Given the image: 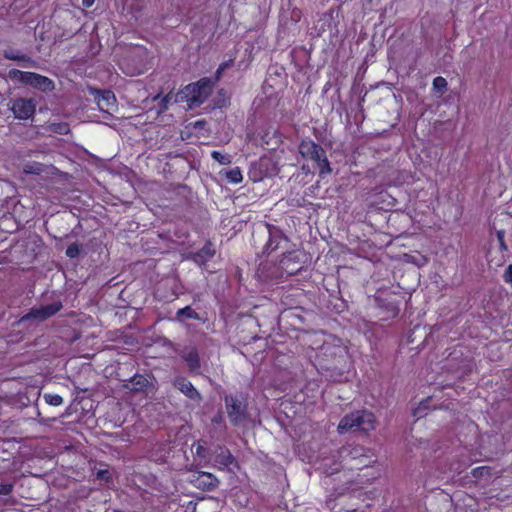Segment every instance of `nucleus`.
<instances>
[{
  "label": "nucleus",
  "instance_id": "nucleus-9",
  "mask_svg": "<svg viewBox=\"0 0 512 512\" xmlns=\"http://www.w3.org/2000/svg\"><path fill=\"white\" fill-rule=\"evenodd\" d=\"M173 385L181 391L189 399L200 402L201 395L198 390L192 385L190 381L182 376H178L174 379Z\"/></svg>",
  "mask_w": 512,
  "mask_h": 512
},
{
  "label": "nucleus",
  "instance_id": "nucleus-21",
  "mask_svg": "<svg viewBox=\"0 0 512 512\" xmlns=\"http://www.w3.org/2000/svg\"><path fill=\"white\" fill-rule=\"evenodd\" d=\"M211 157L221 165H229L232 162L229 154H222L218 151H213Z\"/></svg>",
  "mask_w": 512,
  "mask_h": 512
},
{
  "label": "nucleus",
  "instance_id": "nucleus-34",
  "mask_svg": "<svg viewBox=\"0 0 512 512\" xmlns=\"http://www.w3.org/2000/svg\"><path fill=\"white\" fill-rule=\"evenodd\" d=\"M170 101V97L169 95H166L162 101H161V105H162V110H166L167 109V106H168V103Z\"/></svg>",
  "mask_w": 512,
  "mask_h": 512
},
{
  "label": "nucleus",
  "instance_id": "nucleus-29",
  "mask_svg": "<svg viewBox=\"0 0 512 512\" xmlns=\"http://www.w3.org/2000/svg\"><path fill=\"white\" fill-rule=\"evenodd\" d=\"M23 66L26 68H37V62L31 59L30 57L24 55V59L22 60Z\"/></svg>",
  "mask_w": 512,
  "mask_h": 512
},
{
  "label": "nucleus",
  "instance_id": "nucleus-11",
  "mask_svg": "<svg viewBox=\"0 0 512 512\" xmlns=\"http://www.w3.org/2000/svg\"><path fill=\"white\" fill-rule=\"evenodd\" d=\"M182 359L186 362L189 370L193 373H199L200 359L197 350L194 347H187L181 352Z\"/></svg>",
  "mask_w": 512,
  "mask_h": 512
},
{
  "label": "nucleus",
  "instance_id": "nucleus-15",
  "mask_svg": "<svg viewBox=\"0 0 512 512\" xmlns=\"http://www.w3.org/2000/svg\"><path fill=\"white\" fill-rule=\"evenodd\" d=\"M287 239L282 237L280 233L276 232H270V239L266 244V249L269 252L275 251L280 247L281 242H286Z\"/></svg>",
  "mask_w": 512,
  "mask_h": 512
},
{
  "label": "nucleus",
  "instance_id": "nucleus-37",
  "mask_svg": "<svg viewBox=\"0 0 512 512\" xmlns=\"http://www.w3.org/2000/svg\"><path fill=\"white\" fill-rule=\"evenodd\" d=\"M422 408L421 407H418L417 409H415L414 411V416H417L418 418L422 417L423 414H422Z\"/></svg>",
  "mask_w": 512,
  "mask_h": 512
},
{
  "label": "nucleus",
  "instance_id": "nucleus-20",
  "mask_svg": "<svg viewBox=\"0 0 512 512\" xmlns=\"http://www.w3.org/2000/svg\"><path fill=\"white\" fill-rule=\"evenodd\" d=\"M43 398L47 404L52 406H60L63 404V398L58 394L46 393Z\"/></svg>",
  "mask_w": 512,
  "mask_h": 512
},
{
  "label": "nucleus",
  "instance_id": "nucleus-17",
  "mask_svg": "<svg viewBox=\"0 0 512 512\" xmlns=\"http://www.w3.org/2000/svg\"><path fill=\"white\" fill-rule=\"evenodd\" d=\"M225 176L228 179V181L233 184H238L243 180L241 170L238 167L226 171Z\"/></svg>",
  "mask_w": 512,
  "mask_h": 512
},
{
  "label": "nucleus",
  "instance_id": "nucleus-30",
  "mask_svg": "<svg viewBox=\"0 0 512 512\" xmlns=\"http://www.w3.org/2000/svg\"><path fill=\"white\" fill-rule=\"evenodd\" d=\"M12 484H0V495H9L12 491Z\"/></svg>",
  "mask_w": 512,
  "mask_h": 512
},
{
  "label": "nucleus",
  "instance_id": "nucleus-6",
  "mask_svg": "<svg viewBox=\"0 0 512 512\" xmlns=\"http://www.w3.org/2000/svg\"><path fill=\"white\" fill-rule=\"evenodd\" d=\"M36 109V104L33 99L18 98L12 102L11 110L15 118L26 120L31 118Z\"/></svg>",
  "mask_w": 512,
  "mask_h": 512
},
{
  "label": "nucleus",
  "instance_id": "nucleus-33",
  "mask_svg": "<svg viewBox=\"0 0 512 512\" xmlns=\"http://www.w3.org/2000/svg\"><path fill=\"white\" fill-rule=\"evenodd\" d=\"M97 478L102 480H108L109 479V472L107 470H100L97 473Z\"/></svg>",
  "mask_w": 512,
  "mask_h": 512
},
{
  "label": "nucleus",
  "instance_id": "nucleus-32",
  "mask_svg": "<svg viewBox=\"0 0 512 512\" xmlns=\"http://www.w3.org/2000/svg\"><path fill=\"white\" fill-rule=\"evenodd\" d=\"M195 453L200 456V457H204L205 456V448L204 446H202L200 443H197L195 445Z\"/></svg>",
  "mask_w": 512,
  "mask_h": 512
},
{
  "label": "nucleus",
  "instance_id": "nucleus-16",
  "mask_svg": "<svg viewBox=\"0 0 512 512\" xmlns=\"http://www.w3.org/2000/svg\"><path fill=\"white\" fill-rule=\"evenodd\" d=\"M130 383L133 390L139 391L144 389L149 384V381L142 375H136L131 379Z\"/></svg>",
  "mask_w": 512,
  "mask_h": 512
},
{
  "label": "nucleus",
  "instance_id": "nucleus-4",
  "mask_svg": "<svg viewBox=\"0 0 512 512\" xmlns=\"http://www.w3.org/2000/svg\"><path fill=\"white\" fill-rule=\"evenodd\" d=\"M62 307V303L60 301H56L45 306L32 308L27 314L21 317L20 323L43 322L58 313Z\"/></svg>",
  "mask_w": 512,
  "mask_h": 512
},
{
  "label": "nucleus",
  "instance_id": "nucleus-22",
  "mask_svg": "<svg viewBox=\"0 0 512 512\" xmlns=\"http://www.w3.org/2000/svg\"><path fill=\"white\" fill-rule=\"evenodd\" d=\"M177 317L178 318L198 319L197 313L189 306L179 309L177 312Z\"/></svg>",
  "mask_w": 512,
  "mask_h": 512
},
{
  "label": "nucleus",
  "instance_id": "nucleus-31",
  "mask_svg": "<svg viewBox=\"0 0 512 512\" xmlns=\"http://www.w3.org/2000/svg\"><path fill=\"white\" fill-rule=\"evenodd\" d=\"M503 278L505 282L512 283V264L505 270Z\"/></svg>",
  "mask_w": 512,
  "mask_h": 512
},
{
  "label": "nucleus",
  "instance_id": "nucleus-8",
  "mask_svg": "<svg viewBox=\"0 0 512 512\" xmlns=\"http://www.w3.org/2000/svg\"><path fill=\"white\" fill-rule=\"evenodd\" d=\"M365 449L361 446H344L340 450V457L344 461H357V466H367L370 461L367 460V457L364 455Z\"/></svg>",
  "mask_w": 512,
  "mask_h": 512
},
{
  "label": "nucleus",
  "instance_id": "nucleus-36",
  "mask_svg": "<svg viewBox=\"0 0 512 512\" xmlns=\"http://www.w3.org/2000/svg\"><path fill=\"white\" fill-rule=\"evenodd\" d=\"M229 67V63H223L219 66L217 73L220 74L224 69Z\"/></svg>",
  "mask_w": 512,
  "mask_h": 512
},
{
  "label": "nucleus",
  "instance_id": "nucleus-3",
  "mask_svg": "<svg viewBox=\"0 0 512 512\" xmlns=\"http://www.w3.org/2000/svg\"><path fill=\"white\" fill-rule=\"evenodd\" d=\"M213 91V82L203 78L196 83L187 85L182 94L186 98L189 108L193 109L204 103Z\"/></svg>",
  "mask_w": 512,
  "mask_h": 512
},
{
  "label": "nucleus",
  "instance_id": "nucleus-23",
  "mask_svg": "<svg viewBox=\"0 0 512 512\" xmlns=\"http://www.w3.org/2000/svg\"><path fill=\"white\" fill-rule=\"evenodd\" d=\"M49 129H50V131L59 133V134H67L69 132V126L67 123H64V122L51 123L49 125Z\"/></svg>",
  "mask_w": 512,
  "mask_h": 512
},
{
  "label": "nucleus",
  "instance_id": "nucleus-13",
  "mask_svg": "<svg viewBox=\"0 0 512 512\" xmlns=\"http://www.w3.org/2000/svg\"><path fill=\"white\" fill-rule=\"evenodd\" d=\"M233 457L228 449L219 447L214 452V462L215 465L220 468L227 467L232 463Z\"/></svg>",
  "mask_w": 512,
  "mask_h": 512
},
{
  "label": "nucleus",
  "instance_id": "nucleus-12",
  "mask_svg": "<svg viewBox=\"0 0 512 512\" xmlns=\"http://www.w3.org/2000/svg\"><path fill=\"white\" fill-rule=\"evenodd\" d=\"M215 255V249L213 245L208 242L204 247L196 253H192L189 258L192 259L198 265H204Z\"/></svg>",
  "mask_w": 512,
  "mask_h": 512
},
{
  "label": "nucleus",
  "instance_id": "nucleus-27",
  "mask_svg": "<svg viewBox=\"0 0 512 512\" xmlns=\"http://www.w3.org/2000/svg\"><path fill=\"white\" fill-rule=\"evenodd\" d=\"M497 240L499 242V247L501 251H507V245L504 240L505 232L504 230L496 231Z\"/></svg>",
  "mask_w": 512,
  "mask_h": 512
},
{
  "label": "nucleus",
  "instance_id": "nucleus-19",
  "mask_svg": "<svg viewBox=\"0 0 512 512\" xmlns=\"http://www.w3.org/2000/svg\"><path fill=\"white\" fill-rule=\"evenodd\" d=\"M44 166L40 163L32 162L27 163L23 167V171L26 174L39 175L43 172Z\"/></svg>",
  "mask_w": 512,
  "mask_h": 512
},
{
  "label": "nucleus",
  "instance_id": "nucleus-10",
  "mask_svg": "<svg viewBox=\"0 0 512 512\" xmlns=\"http://www.w3.org/2000/svg\"><path fill=\"white\" fill-rule=\"evenodd\" d=\"M26 85H30L44 92L52 91L55 87L50 78L34 72H29Z\"/></svg>",
  "mask_w": 512,
  "mask_h": 512
},
{
  "label": "nucleus",
  "instance_id": "nucleus-7",
  "mask_svg": "<svg viewBox=\"0 0 512 512\" xmlns=\"http://www.w3.org/2000/svg\"><path fill=\"white\" fill-rule=\"evenodd\" d=\"M91 95H93L95 102L99 109L103 112H109L116 105V97L110 90H99L96 88H88Z\"/></svg>",
  "mask_w": 512,
  "mask_h": 512
},
{
  "label": "nucleus",
  "instance_id": "nucleus-38",
  "mask_svg": "<svg viewBox=\"0 0 512 512\" xmlns=\"http://www.w3.org/2000/svg\"><path fill=\"white\" fill-rule=\"evenodd\" d=\"M287 261H288V258H287V257H285V258L281 261L282 265H283V266H286V265H287Z\"/></svg>",
  "mask_w": 512,
  "mask_h": 512
},
{
  "label": "nucleus",
  "instance_id": "nucleus-1",
  "mask_svg": "<svg viewBox=\"0 0 512 512\" xmlns=\"http://www.w3.org/2000/svg\"><path fill=\"white\" fill-rule=\"evenodd\" d=\"M376 427V418L373 413L360 410L344 416L338 424V432L343 434L351 430L369 432Z\"/></svg>",
  "mask_w": 512,
  "mask_h": 512
},
{
  "label": "nucleus",
  "instance_id": "nucleus-14",
  "mask_svg": "<svg viewBox=\"0 0 512 512\" xmlns=\"http://www.w3.org/2000/svg\"><path fill=\"white\" fill-rule=\"evenodd\" d=\"M197 481L198 486L208 490L214 489L219 483L218 479L208 472H201L197 477Z\"/></svg>",
  "mask_w": 512,
  "mask_h": 512
},
{
  "label": "nucleus",
  "instance_id": "nucleus-25",
  "mask_svg": "<svg viewBox=\"0 0 512 512\" xmlns=\"http://www.w3.org/2000/svg\"><path fill=\"white\" fill-rule=\"evenodd\" d=\"M433 88L443 94L447 88V81L444 77L438 76L433 80Z\"/></svg>",
  "mask_w": 512,
  "mask_h": 512
},
{
  "label": "nucleus",
  "instance_id": "nucleus-18",
  "mask_svg": "<svg viewBox=\"0 0 512 512\" xmlns=\"http://www.w3.org/2000/svg\"><path fill=\"white\" fill-rule=\"evenodd\" d=\"M29 72L20 71L17 69H11L8 72V78L11 80H17L20 83L26 84Z\"/></svg>",
  "mask_w": 512,
  "mask_h": 512
},
{
  "label": "nucleus",
  "instance_id": "nucleus-5",
  "mask_svg": "<svg viewBox=\"0 0 512 512\" xmlns=\"http://www.w3.org/2000/svg\"><path fill=\"white\" fill-rule=\"evenodd\" d=\"M226 410L233 425H241L246 419V405L234 396L225 397Z\"/></svg>",
  "mask_w": 512,
  "mask_h": 512
},
{
  "label": "nucleus",
  "instance_id": "nucleus-24",
  "mask_svg": "<svg viewBox=\"0 0 512 512\" xmlns=\"http://www.w3.org/2000/svg\"><path fill=\"white\" fill-rule=\"evenodd\" d=\"M471 473L474 478H484L491 475V469L487 466H481L474 468Z\"/></svg>",
  "mask_w": 512,
  "mask_h": 512
},
{
  "label": "nucleus",
  "instance_id": "nucleus-28",
  "mask_svg": "<svg viewBox=\"0 0 512 512\" xmlns=\"http://www.w3.org/2000/svg\"><path fill=\"white\" fill-rule=\"evenodd\" d=\"M4 56L7 59L20 61V62H22V60L24 59V54H18L13 51H5Z\"/></svg>",
  "mask_w": 512,
  "mask_h": 512
},
{
  "label": "nucleus",
  "instance_id": "nucleus-35",
  "mask_svg": "<svg viewBox=\"0 0 512 512\" xmlns=\"http://www.w3.org/2000/svg\"><path fill=\"white\" fill-rule=\"evenodd\" d=\"M95 0H82L83 6L89 8L94 4Z\"/></svg>",
  "mask_w": 512,
  "mask_h": 512
},
{
  "label": "nucleus",
  "instance_id": "nucleus-2",
  "mask_svg": "<svg viewBox=\"0 0 512 512\" xmlns=\"http://www.w3.org/2000/svg\"><path fill=\"white\" fill-rule=\"evenodd\" d=\"M299 153L305 159L312 160L319 169L321 177L332 172L325 150L313 141H302L299 145Z\"/></svg>",
  "mask_w": 512,
  "mask_h": 512
},
{
  "label": "nucleus",
  "instance_id": "nucleus-26",
  "mask_svg": "<svg viewBox=\"0 0 512 512\" xmlns=\"http://www.w3.org/2000/svg\"><path fill=\"white\" fill-rule=\"evenodd\" d=\"M80 250H81L80 246L76 243H73L70 246H68V248L66 249V255L69 258H75L79 255Z\"/></svg>",
  "mask_w": 512,
  "mask_h": 512
}]
</instances>
